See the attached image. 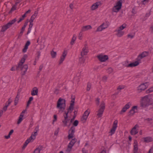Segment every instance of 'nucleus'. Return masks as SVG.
I'll return each instance as SVG.
<instances>
[{
	"instance_id": "nucleus-8",
	"label": "nucleus",
	"mask_w": 153,
	"mask_h": 153,
	"mask_svg": "<svg viewBox=\"0 0 153 153\" xmlns=\"http://www.w3.org/2000/svg\"><path fill=\"white\" fill-rule=\"evenodd\" d=\"M148 87L147 83L141 84L137 88V92L138 93H140L142 91L144 90Z\"/></svg>"
},
{
	"instance_id": "nucleus-59",
	"label": "nucleus",
	"mask_w": 153,
	"mask_h": 153,
	"mask_svg": "<svg viewBox=\"0 0 153 153\" xmlns=\"http://www.w3.org/2000/svg\"><path fill=\"white\" fill-rule=\"evenodd\" d=\"M69 7L70 9L73 10L74 8V4L73 3H71L70 4Z\"/></svg>"
},
{
	"instance_id": "nucleus-14",
	"label": "nucleus",
	"mask_w": 153,
	"mask_h": 153,
	"mask_svg": "<svg viewBox=\"0 0 153 153\" xmlns=\"http://www.w3.org/2000/svg\"><path fill=\"white\" fill-rule=\"evenodd\" d=\"M88 52L87 45H85L84 47L82 49V50L81 53V55L82 56L87 55Z\"/></svg>"
},
{
	"instance_id": "nucleus-19",
	"label": "nucleus",
	"mask_w": 153,
	"mask_h": 153,
	"mask_svg": "<svg viewBox=\"0 0 153 153\" xmlns=\"http://www.w3.org/2000/svg\"><path fill=\"white\" fill-rule=\"evenodd\" d=\"M92 28L91 26L90 25L82 26L81 29L82 31L85 32L88 30H91Z\"/></svg>"
},
{
	"instance_id": "nucleus-61",
	"label": "nucleus",
	"mask_w": 153,
	"mask_h": 153,
	"mask_svg": "<svg viewBox=\"0 0 153 153\" xmlns=\"http://www.w3.org/2000/svg\"><path fill=\"white\" fill-rule=\"evenodd\" d=\"M39 130V126H37L35 129V132H37Z\"/></svg>"
},
{
	"instance_id": "nucleus-39",
	"label": "nucleus",
	"mask_w": 153,
	"mask_h": 153,
	"mask_svg": "<svg viewBox=\"0 0 153 153\" xmlns=\"http://www.w3.org/2000/svg\"><path fill=\"white\" fill-rule=\"evenodd\" d=\"M37 134V132L35 131L34 134H32L30 137H32V139L33 140L36 138V136Z\"/></svg>"
},
{
	"instance_id": "nucleus-9",
	"label": "nucleus",
	"mask_w": 153,
	"mask_h": 153,
	"mask_svg": "<svg viewBox=\"0 0 153 153\" xmlns=\"http://www.w3.org/2000/svg\"><path fill=\"white\" fill-rule=\"evenodd\" d=\"M75 128L74 126H72L68 131V138L70 139L74 137V134L75 132Z\"/></svg>"
},
{
	"instance_id": "nucleus-27",
	"label": "nucleus",
	"mask_w": 153,
	"mask_h": 153,
	"mask_svg": "<svg viewBox=\"0 0 153 153\" xmlns=\"http://www.w3.org/2000/svg\"><path fill=\"white\" fill-rule=\"evenodd\" d=\"M43 147L42 146H39L34 151L33 153H40V151L42 149Z\"/></svg>"
},
{
	"instance_id": "nucleus-16",
	"label": "nucleus",
	"mask_w": 153,
	"mask_h": 153,
	"mask_svg": "<svg viewBox=\"0 0 153 153\" xmlns=\"http://www.w3.org/2000/svg\"><path fill=\"white\" fill-rule=\"evenodd\" d=\"M138 127V125L137 124L136 125L131 131V134L132 135H135L137 134L138 133V130L136 129Z\"/></svg>"
},
{
	"instance_id": "nucleus-24",
	"label": "nucleus",
	"mask_w": 153,
	"mask_h": 153,
	"mask_svg": "<svg viewBox=\"0 0 153 153\" xmlns=\"http://www.w3.org/2000/svg\"><path fill=\"white\" fill-rule=\"evenodd\" d=\"M38 90L36 87H34L31 91V94L33 96L37 95Z\"/></svg>"
},
{
	"instance_id": "nucleus-50",
	"label": "nucleus",
	"mask_w": 153,
	"mask_h": 153,
	"mask_svg": "<svg viewBox=\"0 0 153 153\" xmlns=\"http://www.w3.org/2000/svg\"><path fill=\"white\" fill-rule=\"evenodd\" d=\"M16 9V6L15 5H13L12 6L10 10V13H11L12 11L15 10Z\"/></svg>"
},
{
	"instance_id": "nucleus-53",
	"label": "nucleus",
	"mask_w": 153,
	"mask_h": 153,
	"mask_svg": "<svg viewBox=\"0 0 153 153\" xmlns=\"http://www.w3.org/2000/svg\"><path fill=\"white\" fill-rule=\"evenodd\" d=\"M125 87V86L124 85H119L117 88V89L118 90H121L124 88Z\"/></svg>"
},
{
	"instance_id": "nucleus-36",
	"label": "nucleus",
	"mask_w": 153,
	"mask_h": 153,
	"mask_svg": "<svg viewBox=\"0 0 153 153\" xmlns=\"http://www.w3.org/2000/svg\"><path fill=\"white\" fill-rule=\"evenodd\" d=\"M106 71L107 73L110 74L113 72V70L110 67L106 70Z\"/></svg>"
},
{
	"instance_id": "nucleus-32",
	"label": "nucleus",
	"mask_w": 153,
	"mask_h": 153,
	"mask_svg": "<svg viewBox=\"0 0 153 153\" xmlns=\"http://www.w3.org/2000/svg\"><path fill=\"white\" fill-rule=\"evenodd\" d=\"M137 106H133L131 109L130 110V113H131V114H133L134 113H135V111H134V110L135 109H137Z\"/></svg>"
},
{
	"instance_id": "nucleus-35",
	"label": "nucleus",
	"mask_w": 153,
	"mask_h": 153,
	"mask_svg": "<svg viewBox=\"0 0 153 153\" xmlns=\"http://www.w3.org/2000/svg\"><path fill=\"white\" fill-rule=\"evenodd\" d=\"M13 132V129H12L10 130V131L9 132L8 135L7 136H5V137L6 139H8L10 137V135L12 134Z\"/></svg>"
},
{
	"instance_id": "nucleus-47",
	"label": "nucleus",
	"mask_w": 153,
	"mask_h": 153,
	"mask_svg": "<svg viewBox=\"0 0 153 153\" xmlns=\"http://www.w3.org/2000/svg\"><path fill=\"white\" fill-rule=\"evenodd\" d=\"M83 31H82L81 30L79 34L78 38L79 39H82V37L83 33H82Z\"/></svg>"
},
{
	"instance_id": "nucleus-3",
	"label": "nucleus",
	"mask_w": 153,
	"mask_h": 153,
	"mask_svg": "<svg viewBox=\"0 0 153 153\" xmlns=\"http://www.w3.org/2000/svg\"><path fill=\"white\" fill-rule=\"evenodd\" d=\"M65 101L64 99L60 98L59 99L57 103V108L60 111H63L65 107Z\"/></svg>"
},
{
	"instance_id": "nucleus-62",
	"label": "nucleus",
	"mask_w": 153,
	"mask_h": 153,
	"mask_svg": "<svg viewBox=\"0 0 153 153\" xmlns=\"http://www.w3.org/2000/svg\"><path fill=\"white\" fill-rule=\"evenodd\" d=\"M54 119L53 120V122L56 121L57 120V116L56 115H54Z\"/></svg>"
},
{
	"instance_id": "nucleus-30",
	"label": "nucleus",
	"mask_w": 153,
	"mask_h": 153,
	"mask_svg": "<svg viewBox=\"0 0 153 153\" xmlns=\"http://www.w3.org/2000/svg\"><path fill=\"white\" fill-rule=\"evenodd\" d=\"M33 22H30V24L29 25V27L28 29V31L27 32V35L30 32L32 28L33 27Z\"/></svg>"
},
{
	"instance_id": "nucleus-1",
	"label": "nucleus",
	"mask_w": 153,
	"mask_h": 153,
	"mask_svg": "<svg viewBox=\"0 0 153 153\" xmlns=\"http://www.w3.org/2000/svg\"><path fill=\"white\" fill-rule=\"evenodd\" d=\"M27 56V55H24L19 63L18 66H16V70L20 69L22 71L21 75L22 76H23L25 75L28 68V66L27 65H23Z\"/></svg>"
},
{
	"instance_id": "nucleus-29",
	"label": "nucleus",
	"mask_w": 153,
	"mask_h": 153,
	"mask_svg": "<svg viewBox=\"0 0 153 153\" xmlns=\"http://www.w3.org/2000/svg\"><path fill=\"white\" fill-rule=\"evenodd\" d=\"M127 25L125 23H124L122 25L120 26V27H119L116 30H119L120 31H122V30L125 28L126 27Z\"/></svg>"
},
{
	"instance_id": "nucleus-37",
	"label": "nucleus",
	"mask_w": 153,
	"mask_h": 153,
	"mask_svg": "<svg viewBox=\"0 0 153 153\" xmlns=\"http://www.w3.org/2000/svg\"><path fill=\"white\" fill-rule=\"evenodd\" d=\"M138 149L137 145V144H135L134 146V153H137Z\"/></svg>"
},
{
	"instance_id": "nucleus-22",
	"label": "nucleus",
	"mask_w": 153,
	"mask_h": 153,
	"mask_svg": "<svg viewBox=\"0 0 153 153\" xmlns=\"http://www.w3.org/2000/svg\"><path fill=\"white\" fill-rule=\"evenodd\" d=\"M105 23H103L101 25L99 26L97 28L96 32H100L106 29L104 26Z\"/></svg>"
},
{
	"instance_id": "nucleus-21",
	"label": "nucleus",
	"mask_w": 153,
	"mask_h": 153,
	"mask_svg": "<svg viewBox=\"0 0 153 153\" xmlns=\"http://www.w3.org/2000/svg\"><path fill=\"white\" fill-rule=\"evenodd\" d=\"M115 32L117 33L116 34V35L119 37H120L122 36L124 34V31H120L117 30H115Z\"/></svg>"
},
{
	"instance_id": "nucleus-31",
	"label": "nucleus",
	"mask_w": 153,
	"mask_h": 153,
	"mask_svg": "<svg viewBox=\"0 0 153 153\" xmlns=\"http://www.w3.org/2000/svg\"><path fill=\"white\" fill-rule=\"evenodd\" d=\"M33 97H30L29 98V99L27 102V105H26V108H27L28 106H29L30 104L31 103V102L33 100Z\"/></svg>"
},
{
	"instance_id": "nucleus-41",
	"label": "nucleus",
	"mask_w": 153,
	"mask_h": 153,
	"mask_svg": "<svg viewBox=\"0 0 153 153\" xmlns=\"http://www.w3.org/2000/svg\"><path fill=\"white\" fill-rule=\"evenodd\" d=\"M25 16H25V14L23 15L22 17L19 18V20L17 22V23H19L20 22L22 21L23 20H24Z\"/></svg>"
},
{
	"instance_id": "nucleus-25",
	"label": "nucleus",
	"mask_w": 153,
	"mask_h": 153,
	"mask_svg": "<svg viewBox=\"0 0 153 153\" xmlns=\"http://www.w3.org/2000/svg\"><path fill=\"white\" fill-rule=\"evenodd\" d=\"M143 139V140L144 142L146 143H149L153 140V138L150 137H144Z\"/></svg>"
},
{
	"instance_id": "nucleus-20",
	"label": "nucleus",
	"mask_w": 153,
	"mask_h": 153,
	"mask_svg": "<svg viewBox=\"0 0 153 153\" xmlns=\"http://www.w3.org/2000/svg\"><path fill=\"white\" fill-rule=\"evenodd\" d=\"M100 3L99 2H96L94 3L91 6L90 8L91 10H94L98 8V6L99 5Z\"/></svg>"
},
{
	"instance_id": "nucleus-58",
	"label": "nucleus",
	"mask_w": 153,
	"mask_h": 153,
	"mask_svg": "<svg viewBox=\"0 0 153 153\" xmlns=\"http://www.w3.org/2000/svg\"><path fill=\"white\" fill-rule=\"evenodd\" d=\"M59 131V128H58L57 130L55 131L54 132V135H57L58 134V132Z\"/></svg>"
},
{
	"instance_id": "nucleus-15",
	"label": "nucleus",
	"mask_w": 153,
	"mask_h": 153,
	"mask_svg": "<svg viewBox=\"0 0 153 153\" xmlns=\"http://www.w3.org/2000/svg\"><path fill=\"white\" fill-rule=\"evenodd\" d=\"M89 114L90 111L88 110H86L83 114L81 118L82 120L85 122L87 119Z\"/></svg>"
},
{
	"instance_id": "nucleus-33",
	"label": "nucleus",
	"mask_w": 153,
	"mask_h": 153,
	"mask_svg": "<svg viewBox=\"0 0 153 153\" xmlns=\"http://www.w3.org/2000/svg\"><path fill=\"white\" fill-rule=\"evenodd\" d=\"M82 70H80L78 71V72L76 74V76L78 77L79 78L81 76L82 72ZM78 82L79 81V78L78 79Z\"/></svg>"
},
{
	"instance_id": "nucleus-38",
	"label": "nucleus",
	"mask_w": 153,
	"mask_h": 153,
	"mask_svg": "<svg viewBox=\"0 0 153 153\" xmlns=\"http://www.w3.org/2000/svg\"><path fill=\"white\" fill-rule=\"evenodd\" d=\"M51 55L52 58H54L56 57V52H55L53 51H52L51 52Z\"/></svg>"
},
{
	"instance_id": "nucleus-26",
	"label": "nucleus",
	"mask_w": 153,
	"mask_h": 153,
	"mask_svg": "<svg viewBox=\"0 0 153 153\" xmlns=\"http://www.w3.org/2000/svg\"><path fill=\"white\" fill-rule=\"evenodd\" d=\"M30 41H27V42L25 44L24 48L22 50V51L23 52L25 53L26 52L28 48V46L30 45Z\"/></svg>"
},
{
	"instance_id": "nucleus-4",
	"label": "nucleus",
	"mask_w": 153,
	"mask_h": 153,
	"mask_svg": "<svg viewBox=\"0 0 153 153\" xmlns=\"http://www.w3.org/2000/svg\"><path fill=\"white\" fill-rule=\"evenodd\" d=\"M122 1L120 0L118 1L116 3V5L114 6L112 9V11L113 12L117 13L121 8L122 6Z\"/></svg>"
},
{
	"instance_id": "nucleus-17",
	"label": "nucleus",
	"mask_w": 153,
	"mask_h": 153,
	"mask_svg": "<svg viewBox=\"0 0 153 153\" xmlns=\"http://www.w3.org/2000/svg\"><path fill=\"white\" fill-rule=\"evenodd\" d=\"M67 52L66 51H64L63 53L62 56L60 57V60L59 63V65H60L64 61L65 59L66 56Z\"/></svg>"
},
{
	"instance_id": "nucleus-34",
	"label": "nucleus",
	"mask_w": 153,
	"mask_h": 153,
	"mask_svg": "<svg viewBox=\"0 0 153 153\" xmlns=\"http://www.w3.org/2000/svg\"><path fill=\"white\" fill-rule=\"evenodd\" d=\"M145 121L147 123H151L153 122V120L152 118H147L144 119Z\"/></svg>"
},
{
	"instance_id": "nucleus-10",
	"label": "nucleus",
	"mask_w": 153,
	"mask_h": 153,
	"mask_svg": "<svg viewBox=\"0 0 153 153\" xmlns=\"http://www.w3.org/2000/svg\"><path fill=\"white\" fill-rule=\"evenodd\" d=\"M97 57L99 60L101 62H105L108 59V56L102 54L97 56Z\"/></svg>"
},
{
	"instance_id": "nucleus-55",
	"label": "nucleus",
	"mask_w": 153,
	"mask_h": 153,
	"mask_svg": "<svg viewBox=\"0 0 153 153\" xmlns=\"http://www.w3.org/2000/svg\"><path fill=\"white\" fill-rule=\"evenodd\" d=\"M35 18H36L35 17L33 16L32 15V16H31L30 18V22H33V20Z\"/></svg>"
},
{
	"instance_id": "nucleus-12",
	"label": "nucleus",
	"mask_w": 153,
	"mask_h": 153,
	"mask_svg": "<svg viewBox=\"0 0 153 153\" xmlns=\"http://www.w3.org/2000/svg\"><path fill=\"white\" fill-rule=\"evenodd\" d=\"M117 120H115L114 121L113 125L111 129L110 133H111V135H112L116 131V129L117 127Z\"/></svg>"
},
{
	"instance_id": "nucleus-57",
	"label": "nucleus",
	"mask_w": 153,
	"mask_h": 153,
	"mask_svg": "<svg viewBox=\"0 0 153 153\" xmlns=\"http://www.w3.org/2000/svg\"><path fill=\"white\" fill-rule=\"evenodd\" d=\"M38 13L37 11H35L34 14L32 15V16H33L36 18L38 15Z\"/></svg>"
},
{
	"instance_id": "nucleus-42",
	"label": "nucleus",
	"mask_w": 153,
	"mask_h": 153,
	"mask_svg": "<svg viewBox=\"0 0 153 153\" xmlns=\"http://www.w3.org/2000/svg\"><path fill=\"white\" fill-rule=\"evenodd\" d=\"M131 105V103L130 102H128L125 105L124 107H125L127 109L130 108V106Z\"/></svg>"
},
{
	"instance_id": "nucleus-64",
	"label": "nucleus",
	"mask_w": 153,
	"mask_h": 153,
	"mask_svg": "<svg viewBox=\"0 0 153 153\" xmlns=\"http://www.w3.org/2000/svg\"><path fill=\"white\" fill-rule=\"evenodd\" d=\"M148 153H153V148L151 149L149 151Z\"/></svg>"
},
{
	"instance_id": "nucleus-63",
	"label": "nucleus",
	"mask_w": 153,
	"mask_h": 153,
	"mask_svg": "<svg viewBox=\"0 0 153 153\" xmlns=\"http://www.w3.org/2000/svg\"><path fill=\"white\" fill-rule=\"evenodd\" d=\"M127 109L124 107L122 109L121 111L123 112H125L126 110Z\"/></svg>"
},
{
	"instance_id": "nucleus-56",
	"label": "nucleus",
	"mask_w": 153,
	"mask_h": 153,
	"mask_svg": "<svg viewBox=\"0 0 153 153\" xmlns=\"http://www.w3.org/2000/svg\"><path fill=\"white\" fill-rule=\"evenodd\" d=\"M59 90L58 89H56L54 91V93L56 94H57L59 93Z\"/></svg>"
},
{
	"instance_id": "nucleus-52",
	"label": "nucleus",
	"mask_w": 153,
	"mask_h": 153,
	"mask_svg": "<svg viewBox=\"0 0 153 153\" xmlns=\"http://www.w3.org/2000/svg\"><path fill=\"white\" fill-rule=\"evenodd\" d=\"M23 120V117L19 116V118L17 122V124H19Z\"/></svg>"
},
{
	"instance_id": "nucleus-43",
	"label": "nucleus",
	"mask_w": 153,
	"mask_h": 153,
	"mask_svg": "<svg viewBox=\"0 0 153 153\" xmlns=\"http://www.w3.org/2000/svg\"><path fill=\"white\" fill-rule=\"evenodd\" d=\"M153 91V87L149 88L146 91L147 94H149Z\"/></svg>"
},
{
	"instance_id": "nucleus-45",
	"label": "nucleus",
	"mask_w": 153,
	"mask_h": 153,
	"mask_svg": "<svg viewBox=\"0 0 153 153\" xmlns=\"http://www.w3.org/2000/svg\"><path fill=\"white\" fill-rule=\"evenodd\" d=\"M31 138L32 137H30L29 138L27 139L25 143L27 145L31 141V140H32Z\"/></svg>"
},
{
	"instance_id": "nucleus-60",
	"label": "nucleus",
	"mask_w": 153,
	"mask_h": 153,
	"mask_svg": "<svg viewBox=\"0 0 153 153\" xmlns=\"http://www.w3.org/2000/svg\"><path fill=\"white\" fill-rule=\"evenodd\" d=\"M134 35H131L129 34H128L127 35L128 37L130 38L131 39L133 38L134 37Z\"/></svg>"
},
{
	"instance_id": "nucleus-48",
	"label": "nucleus",
	"mask_w": 153,
	"mask_h": 153,
	"mask_svg": "<svg viewBox=\"0 0 153 153\" xmlns=\"http://www.w3.org/2000/svg\"><path fill=\"white\" fill-rule=\"evenodd\" d=\"M79 62L81 64H83L85 62V59L83 58H80L79 59Z\"/></svg>"
},
{
	"instance_id": "nucleus-18",
	"label": "nucleus",
	"mask_w": 153,
	"mask_h": 153,
	"mask_svg": "<svg viewBox=\"0 0 153 153\" xmlns=\"http://www.w3.org/2000/svg\"><path fill=\"white\" fill-rule=\"evenodd\" d=\"M12 101V100L10 98L9 99L8 101L5 103V106L3 107L2 110H1L2 111H3V112L6 111H7L8 107L10 105Z\"/></svg>"
},
{
	"instance_id": "nucleus-46",
	"label": "nucleus",
	"mask_w": 153,
	"mask_h": 153,
	"mask_svg": "<svg viewBox=\"0 0 153 153\" xmlns=\"http://www.w3.org/2000/svg\"><path fill=\"white\" fill-rule=\"evenodd\" d=\"M78 123V121L76 120H75L73 123V126H74V127L75 126V127L77 126Z\"/></svg>"
},
{
	"instance_id": "nucleus-7",
	"label": "nucleus",
	"mask_w": 153,
	"mask_h": 153,
	"mask_svg": "<svg viewBox=\"0 0 153 153\" xmlns=\"http://www.w3.org/2000/svg\"><path fill=\"white\" fill-rule=\"evenodd\" d=\"M64 119L62 120L63 126L64 127H65L67 126L68 122L69 121L70 119H68V113L65 111L63 115Z\"/></svg>"
},
{
	"instance_id": "nucleus-28",
	"label": "nucleus",
	"mask_w": 153,
	"mask_h": 153,
	"mask_svg": "<svg viewBox=\"0 0 153 153\" xmlns=\"http://www.w3.org/2000/svg\"><path fill=\"white\" fill-rule=\"evenodd\" d=\"M74 105L73 104H70L69 107L68 109V111L66 112V113H68H68H71L72 112L74 109Z\"/></svg>"
},
{
	"instance_id": "nucleus-23",
	"label": "nucleus",
	"mask_w": 153,
	"mask_h": 153,
	"mask_svg": "<svg viewBox=\"0 0 153 153\" xmlns=\"http://www.w3.org/2000/svg\"><path fill=\"white\" fill-rule=\"evenodd\" d=\"M139 61L137 60V61L129 64H128V66L129 67L132 68L137 66L139 64Z\"/></svg>"
},
{
	"instance_id": "nucleus-44",
	"label": "nucleus",
	"mask_w": 153,
	"mask_h": 153,
	"mask_svg": "<svg viewBox=\"0 0 153 153\" xmlns=\"http://www.w3.org/2000/svg\"><path fill=\"white\" fill-rule=\"evenodd\" d=\"M76 37L75 36H74L71 42V45H73L74 44V42L76 39Z\"/></svg>"
},
{
	"instance_id": "nucleus-51",
	"label": "nucleus",
	"mask_w": 153,
	"mask_h": 153,
	"mask_svg": "<svg viewBox=\"0 0 153 153\" xmlns=\"http://www.w3.org/2000/svg\"><path fill=\"white\" fill-rule=\"evenodd\" d=\"M109 22L108 21H106L105 24V23L104 26L106 28H107L109 25Z\"/></svg>"
},
{
	"instance_id": "nucleus-13",
	"label": "nucleus",
	"mask_w": 153,
	"mask_h": 153,
	"mask_svg": "<svg viewBox=\"0 0 153 153\" xmlns=\"http://www.w3.org/2000/svg\"><path fill=\"white\" fill-rule=\"evenodd\" d=\"M148 55V52L146 51H144L142 52L141 54L138 56L137 59L139 62L143 58L146 57Z\"/></svg>"
},
{
	"instance_id": "nucleus-11",
	"label": "nucleus",
	"mask_w": 153,
	"mask_h": 153,
	"mask_svg": "<svg viewBox=\"0 0 153 153\" xmlns=\"http://www.w3.org/2000/svg\"><path fill=\"white\" fill-rule=\"evenodd\" d=\"M77 140L76 139L74 138L72 139L70 142L68 146L67 151L70 152L71 150L72 147L74 145L75 143L77 141Z\"/></svg>"
},
{
	"instance_id": "nucleus-2",
	"label": "nucleus",
	"mask_w": 153,
	"mask_h": 153,
	"mask_svg": "<svg viewBox=\"0 0 153 153\" xmlns=\"http://www.w3.org/2000/svg\"><path fill=\"white\" fill-rule=\"evenodd\" d=\"M152 99L149 95H146L141 98L140 105L143 108H146L152 105Z\"/></svg>"
},
{
	"instance_id": "nucleus-49",
	"label": "nucleus",
	"mask_w": 153,
	"mask_h": 153,
	"mask_svg": "<svg viewBox=\"0 0 153 153\" xmlns=\"http://www.w3.org/2000/svg\"><path fill=\"white\" fill-rule=\"evenodd\" d=\"M91 87V84L90 83H88L87 84V91H89Z\"/></svg>"
},
{
	"instance_id": "nucleus-6",
	"label": "nucleus",
	"mask_w": 153,
	"mask_h": 153,
	"mask_svg": "<svg viewBox=\"0 0 153 153\" xmlns=\"http://www.w3.org/2000/svg\"><path fill=\"white\" fill-rule=\"evenodd\" d=\"M16 21V19H14L10 21L6 25L3 26L2 27L1 31L3 32L5 31L7 29L11 27L12 25Z\"/></svg>"
},
{
	"instance_id": "nucleus-40",
	"label": "nucleus",
	"mask_w": 153,
	"mask_h": 153,
	"mask_svg": "<svg viewBox=\"0 0 153 153\" xmlns=\"http://www.w3.org/2000/svg\"><path fill=\"white\" fill-rule=\"evenodd\" d=\"M128 61H126L124 62L123 63V66H124L125 67L128 68L129 67V66H128L129 64H128Z\"/></svg>"
},
{
	"instance_id": "nucleus-5",
	"label": "nucleus",
	"mask_w": 153,
	"mask_h": 153,
	"mask_svg": "<svg viewBox=\"0 0 153 153\" xmlns=\"http://www.w3.org/2000/svg\"><path fill=\"white\" fill-rule=\"evenodd\" d=\"M105 108V104L104 102L102 101L101 102L100 105V108L97 111V116L98 118L102 116Z\"/></svg>"
},
{
	"instance_id": "nucleus-54",
	"label": "nucleus",
	"mask_w": 153,
	"mask_h": 153,
	"mask_svg": "<svg viewBox=\"0 0 153 153\" xmlns=\"http://www.w3.org/2000/svg\"><path fill=\"white\" fill-rule=\"evenodd\" d=\"M19 99H18L17 98H15V100H14V105H16L18 103L19 101Z\"/></svg>"
}]
</instances>
